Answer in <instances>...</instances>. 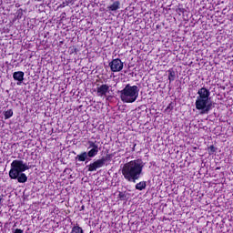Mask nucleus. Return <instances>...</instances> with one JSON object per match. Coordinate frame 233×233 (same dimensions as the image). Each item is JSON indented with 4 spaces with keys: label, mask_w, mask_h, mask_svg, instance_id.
I'll return each mask as SVG.
<instances>
[{
    "label": "nucleus",
    "mask_w": 233,
    "mask_h": 233,
    "mask_svg": "<svg viewBox=\"0 0 233 233\" xmlns=\"http://www.w3.org/2000/svg\"><path fill=\"white\" fill-rule=\"evenodd\" d=\"M14 233H24V231L21 228H16L15 229Z\"/></svg>",
    "instance_id": "nucleus-20"
},
{
    "label": "nucleus",
    "mask_w": 233,
    "mask_h": 233,
    "mask_svg": "<svg viewBox=\"0 0 233 233\" xmlns=\"http://www.w3.org/2000/svg\"><path fill=\"white\" fill-rule=\"evenodd\" d=\"M136 147H137V144H134V146L132 147V152H136Z\"/></svg>",
    "instance_id": "nucleus-21"
},
{
    "label": "nucleus",
    "mask_w": 233,
    "mask_h": 233,
    "mask_svg": "<svg viewBox=\"0 0 233 233\" xmlns=\"http://www.w3.org/2000/svg\"><path fill=\"white\" fill-rule=\"evenodd\" d=\"M217 170H219V167H217Z\"/></svg>",
    "instance_id": "nucleus-24"
},
{
    "label": "nucleus",
    "mask_w": 233,
    "mask_h": 233,
    "mask_svg": "<svg viewBox=\"0 0 233 233\" xmlns=\"http://www.w3.org/2000/svg\"><path fill=\"white\" fill-rule=\"evenodd\" d=\"M13 79L15 81H18L19 83H23L25 81V72L16 71L13 74Z\"/></svg>",
    "instance_id": "nucleus-9"
},
{
    "label": "nucleus",
    "mask_w": 233,
    "mask_h": 233,
    "mask_svg": "<svg viewBox=\"0 0 233 233\" xmlns=\"http://www.w3.org/2000/svg\"><path fill=\"white\" fill-rule=\"evenodd\" d=\"M82 210H85V206H82Z\"/></svg>",
    "instance_id": "nucleus-23"
},
{
    "label": "nucleus",
    "mask_w": 233,
    "mask_h": 233,
    "mask_svg": "<svg viewBox=\"0 0 233 233\" xmlns=\"http://www.w3.org/2000/svg\"><path fill=\"white\" fill-rule=\"evenodd\" d=\"M34 167H35L34 161L24 163L23 160H13L11 169L9 170V177L10 179H17L18 183H26L28 177L23 172H26V170Z\"/></svg>",
    "instance_id": "nucleus-2"
},
{
    "label": "nucleus",
    "mask_w": 233,
    "mask_h": 233,
    "mask_svg": "<svg viewBox=\"0 0 233 233\" xmlns=\"http://www.w3.org/2000/svg\"><path fill=\"white\" fill-rule=\"evenodd\" d=\"M86 159H88V155H87L86 151H84L80 155H77L76 157V161L83 162V161H86Z\"/></svg>",
    "instance_id": "nucleus-12"
},
{
    "label": "nucleus",
    "mask_w": 233,
    "mask_h": 233,
    "mask_svg": "<svg viewBox=\"0 0 233 233\" xmlns=\"http://www.w3.org/2000/svg\"><path fill=\"white\" fill-rule=\"evenodd\" d=\"M167 73H168V81H169V83H172V82L176 81V71L174 70V68L168 69Z\"/></svg>",
    "instance_id": "nucleus-11"
},
{
    "label": "nucleus",
    "mask_w": 233,
    "mask_h": 233,
    "mask_svg": "<svg viewBox=\"0 0 233 233\" xmlns=\"http://www.w3.org/2000/svg\"><path fill=\"white\" fill-rule=\"evenodd\" d=\"M173 110H174V102H171L166 107V112H172Z\"/></svg>",
    "instance_id": "nucleus-18"
},
{
    "label": "nucleus",
    "mask_w": 233,
    "mask_h": 233,
    "mask_svg": "<svg viewBox=\"0 0 233 233\" xmlns=\"http://www.w3.org/2000/svg\"><path fill=\"white\" fill-rule=\"evenodd\" d=\"M87 167L88 172H96L97 168H103L105 167V159H97L93 163H90Z\"/></svg>",
    "instance_id": "nucleus-7"
},
{
    "label": "nucleus",
    "mask_w": 233,
    "mask_h": 233,
    "mask_svg": "<svg viewBox=\"0 0 233 233\" xmlns=\"http://www.w3.org/2000/svg\"><path fill=\"white\" fill-rule=\"evenodd\" d=\"M112 157H114L113 154H106V157H102L101 159H104L105 164L106 161H112Z\"/></svg>",
    "instance_id": "nucleus-16"
},
{
    "label": "nucleus",
    "mask_w": 233,
    "mask_h": 233,
    "mask_svg": "<svg viewBox=\"0 0 233 233\" xmlns=\"http://www.w3.org/2000/svg\"><path fill=\"white\" fill-rule=\"evenodd\" d=\"M210 99V90L207 87H201L198 91V96L195 102L197 110H201L200 114H208L212 110V102Z\"/></svg>",
    "instance_id": "nucleus-3"
},
{
    "label": "nucleus",
    "mask_w": 233,
    "mask_h": 233,
    "mask_svg": "<svg viewBox=\"0 0 233 233\" xmlns=\"http://www.w3.org/2000/svg\"><path fill=\"white\" fill-rule=\"evenodd\" d=\"M71 233H85V231L83 230V228L79 226H74L72 228Z\"/></svg>",
    "instance_id": "nucleus-14"
},
{
    "label": "nucleus",
    "mask_w": 233,
    "mask_h": 233,
    "mask_svg": "<svg viewBox=\"0 0 233 233\" xmlns=\"http://www.w3.org/2000/svg\"><path fill=\"white\" fill-rule=\"evenodd\" d=\"M3 198H4V196L1 195V196H0V205H1V203H3Z\"/></svg>",
    "instance_id": "nucleus-22"
},
{
    "label": "nucleus",
    "mask_w": 233,
    "mask_h": 233,
    "mask_svg": "<svg viewBox=\"0 0 233 233\" xmlns=\"http://www.w3.org/2000/svg\"><path fill=\"white\" fill-rule=\"evenodd\" d=\"M4 116H5V119H10V117H12V116H14V110L8 109V110L5 111Z\"/></svg>",
    "instance_id": "nucleus-15"
},
{
    "label": "nucleus",
    "mask_w": 233,
    "mask_h": 233,
    "mask_svg": "<svg viewBox=\"0 0 233 233\" xmlns=\"http://www.w3.org/2000/svg\"><path fill=\"white\" fill-rule=\"evenodd\" d=\"M118 199L120 201H125V199H127V193H125L123 191H119V193H118Z\"/></svg>",
    "instance_id": "nucleus-17"
},
{
    "label": "nucleus",
    "mask_w": 233,
    "mask_h": 233,
    "mask_svg": "<svg viewBox=\"0 0 233 233\" xmlns=\"http://www.w3.org/2000/svg\"><path fill=\"white\" fill-rule=\"evenodd\" d=\"M123 62L119 58H115L109 63L111 72H121L123 70Z\"/></svg>",
    "instance_id": "nucleus-5"
},
{
    "label": "nucleus",
    "mask_w": 233,
    "mask_h": 233,
    "mask_svg": "<svg viewBox=\"0 0 233 233\" xmlns=\"http://www.w3.org/2000/svg\"><path fill=\"white\" fill-rule=\"evenodd\" d=\"M136 190H145L147 188V181H141L135 186Z\"/></svg>",
    "instance_id": "nucleus-13"
},
{
    "label": "nucleus",
    "mask_w": 233,
    "mask_h": 233,
    "mask_svg": "<svg viewBox=\"0 0 233 233\" xmlns=\"http://www.w3.org/2000/svg\"><path fill=\"white\" fill-rule=\"evenodd\" d=\"M96 96L98 97H105L108 92H110V86L106 84H103L101 86H98L96 89Z\"/></svg>",
    "instance_id": "nucleus-8"
},
{
    "label": "nucleus",
    "mask_w": 233,
    "mask_h": 233,
    "mask_svg": "<svg viewBox=\"0 0 233 233\" xmlns=\"http://www.w3.org/2000/svg\"><path fill=\"white\" fill-rule=\"evenodd\" d=\"M215 152H216V147H214V145H211L208 147V154H209V156H212V154H214Z\"/></svg>",
    "instance_id": "nucleus-19"
},
{
    "label": "nucleus",
    "mask_w": 233,
    "mask_h": 233,
    "mask_svg": "<svg viewBox=\"0 0 233 233\" xmlns=\"http://www.w3.org/2000/svg\"><path fill=\"white\" fill-rule=\"evenodd\" d=\"M89 145L88 148H91L86 154L89 157H96L99 153V146L96 143V141L89 140L87 142Z\"/></svg>",
    "instance_id": "nucleus-6"
},
{
    "label": "nucleus",
    "mask_w": 233,
    "mask_h": 233,
    "mask_svg": "<svg viewBox=\"0 0 233 233\" xmlns=\"http://www.w3.org/2000/svg\"><path fill=\"white\" fill-rule=\"evenodd\" d=\"M139 97V87L127 84L120 91V99L123 103H136Z\"/></svg>",
    "instance_id": "nucleus-4"
},
{
    "label": "nucleus",
    "mask_w": 233,
    "mask_h": 233,
    "mask_svg": "<svg viewBox=\"0 0 233 233\" xmlns=\"http://www.w3.org/2000/svg\"><path fill=\"white\" fill-rule=\"evenodd\" d=\"M143 160L136 159L124 164L121 173L126 181L136 183L143 174Z\"/></svg>",
    "instance_id": "nucleus-1"
},
{
    "label": "nucleus",
    "mask_w": 233,
    "mask_h": 233,
    "mask_svg": "<svg viewBox=\"0 0 233 233\" xmlns=\"http://www.w3.org/2000/svg\"><path fill=\"white\" fill-rule=\"evenodd\" d=\"M63 6H65V3L63 4Z\"/></svg>",
    "instance_id": "nucleus-25"
},
{
    "label": "nucleus",
    "mask_w": 233,
    "mask_h": 233,
    "mask_svg": "<svg viewBox=\"0 0 233 233\" xmlns=\"http://www.w3.org/2000/svg\"><path fill=\"white\" fill-rule=\"evenodd\" d=\"M121 8V2L119 0L115 1L111 5L107 6L108 12H116Z\"/></svg>",
    "instance_id": "nucleus-10"
}]
</instances>
